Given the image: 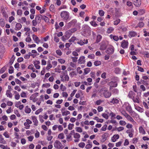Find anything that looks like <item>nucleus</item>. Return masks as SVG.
Here are the masks:
<instances>
[{"label": "nucleus", "instance_id": "8fccbe9b", "mask_svg": "<svg viewBox=\"0 0 149 149\" xmlns=\"http://www.w3.org/2000/svg\"><path fill=\"white\" fill-rule=\"evenodd\" d=\"M137 26L140 27H142L144 26V23L142 22H139Z\"/></svg>", "mask_w": 149, "mask_h": 149}, {"label": "nucleus", "instance_id": "9b49d317", "mask_svg": "<svg viewBox=\"0 0 149 149\" xmlns=\"http://www.w3.org/2000/svg\"><path fill=\"white\" fill-rule=\"evenodd\" d=\"M108 85L110 86H111L113 87H116L117 86V84L116 82L113 81H111L108 83Z\"/></svg>", "mask_w": 149, "mask_h": 149}, {"label": "nucleus", "instance_id": "6e6d98bb", "mask_svg": "<svg viewBox=\"0 0 149 149\" xmlns=\"http://www.w3.org/2000/svg\"><path fill=\"white\" fill-rule=\"evenodd\" d=\"M60 88L62 91H64L65 90L66 88L63 84H61L60 86Z\"/></svg>", "mask_w": 149, "mask_h": 149}, {"label": "nucleus", "instance_id": "f8f14e48", "mask_svg": "<svg viewBox=\"0 0 149 149\" xmlns=\"http://www.w3.org/2000/svg\"><path fill=\"white\" fill-rule=\"evenodd\" d=\"M78 61L79 63L81 64L84 63L85 62L84 56L80 57L78 60Z\"/></svg>", "mask_w": 149, "mask_h": 149}, {"label": "nucleus", "instance_id": "5701e85b", "mask_svg": "<svg viewBox=\"0 0 149 149\" xmlns=\"http://www.w3.org/2000/svg\"><path fill=\"white\" fill-rule=\"evenodd\" d=\"M136 33L134 31H131L130 32L129 36L130 37H134L136 36Z\"/></svg>", "mask_w": 149, "mask_h": 149}, {"label": "nucleus", "instance_id": "b1692460", "mask_svg": "<svg viewBox=\"0 0 149 149\" xmlns=\"http://www.w3.org/2000/svg\"><path fill=\"white\" fill-rule=\"evenodd\" d=\"M135 94V93L132 91H131L129 92L128 96L130 98H132Z\"/></svg>", "mask_w": 149, "mask_h": 149}, {"label": "nucleus", "instance_id": "7c9ffc66", "mask_svg": "<svg viewBox=\"0 0 149 149\" xmlns=\"http://www.w3.org/2000/svg\"><path fill=\"white\" fill-rule=\"evenodd\" d=\"M80 137V134L78 133H75L74 135V137L75 139H79Z\"/></svg>", "mask_w": 149, "mask_h": 149}, {"label": "nucleus", "instance_id": "473e14b6", "mask_svg": "<svg viewBox=\"0 0 149 149\" xmlns=\"http://www.w3.org/2000/svg\"><path fill=\"white\" fill-rule=\"evenodd\" d=\"M15 59V57L14 56V55H13L12 56V57H11V58L10 59V61L9 63V64H10V65H12Z\"/></svg>", "mask_w": 149, "mask_h": 149}, {"label": "nucleus", "instance_id": "3c124183", "mask_svg": "<svg viewBox=\"0 0 149 149\" xmlns=\"http://www.w3.org/2000/svg\"><path fill=\"white\" fill-rule=\"evenodd\" d=\"M109 136V134L108 133H105L102 136V138L106 139Z\"/></svg>", "mask_w": 149, "mask_h": 149}, {"label": "nucleus", "instance_id": "13d9d810", "mask_svg": "<svg viewBox=\"0 0 149 149\" xmlns=\"http://www.w3.org/2000/svg\"><path fill=\"white\" fill-rule=\"evenodd\" d=\"M112 92L113 93L115 94H118L119 92V91L117 89L115 88L113 90Z\"/></svg>", "mask_w": 149, "mask_h": 149}, {"label": "nucleus", "instance_id": "4d7b16f0", "mask_svg": "<svg viewBox=\"0 0 149 149\" xmlns=\"http://www.w3.org/2000/svg\"><path fill=\"white\" fill-rule=\"evenodd\" d=\"M75 40V37H72L68 41L69 42H73Z\"/></svg>", "mask_w": 149, "mask_h": 149}, {"label": "nucleus", "instance_id": "a19ab883", "mask_svg": "<svg viewBox=\"0 0 149 149\" xmlns=\"http://www.w3.org/2000/svg\"><path fill=\"white\" fill-rule=\"evenodd\" d=\"M13 72V68L12 66H10L9 69V73L10 74H12Z\"/></svg>", "mask_w": 149, "mask_h": 149}, {"label": "nucleus", "instance_id": "f704fd0d", "mask_svg": "<svg viewBox=\"0 0 149 149\" xmlns=\"http://www.w3.org/2000/svg\"><path fill=\"white\" fill-rule=\"evenodd\" d=\"M127 119L131 122H134L133 118L129 115L126 117Z\"/></svg>", "mask_w": 149, "mask_h": 149}, {"label": "nucleus", "instance_id": "9d476101", "mask_svg": "<svg viewBox=\"0 0 149 149\" xmlns=\"http://www.w3.org/2000/svg\"><path fill=\"white\" fill-rule=\"evenodd\" d=\"M103 94L105 98H108L111 96V93L107 91L104 92Z\"/></svg>", "mask_w": 149, "mask_h": 149}, {"label": "nucleus", "instance_id": "4468645a", "mask_svg": "<svg viewBox=\"0 0 149 149\" xmlns=\"http://www.w3.org/2000/svg\"><path fill=\"white\" fill-rule=\"evenodd\" d=\"M107 47V46L106 44L105 43H103V44H102L101 45L100 47V50H104L105 49H106Z\"/></svg>", "mask_w": 149, "mask_h": 149}, {"label": "nucleus", "instance_id": "c85d7f7f", "mask_svg": "<svg viewBox=\"0 0 149 149\" xmlns=\"http://www.w3.org/2000/svg\"><path fill=\"white\" fill-rule=\"evenodd\" d=\"M52 65L50 63V61H49V62L48 61L47 63V65L46 67V69L48 70L51 68L52 67Z\"/></svg>", "mask_w": 149, "mask_h": 149}, {"label": "nucleus", "instance_id": "2f4dec72", "mask_svg": "<svg viewBox=\"0 0 149 149\" xmlns=\"http://www.w3.org/2000/svg\"><path fill=\"white\" fill-rule=\"evenodd\" d=\"M95 119L96 120L97 122L102 123L103 122V120L102 119H99L97 117H95Z\"/></svg>", "mask_w": 149, "mask_h": 149}, {"label": "nucleus", "instance_id": "f3484780", "mask_svg": "<svg viewBox=\"0 0 149 149\" xmlns=\"http://www.w3.org/2000/svg\"><path fill=\"white\" fill-rule=\"evenodd\" d=\"M110 37L111 38H113V40L115 41H117L119 39V38L118 36H113L112 34L110 35Z\"/></svg>", "mask_w": 149, "mask_h": 149}, {"label": "nucleus", "instance_id": "c9c22d12", "mask_svg": "<svg viewBox=\"0 0 149 149\" xmlns=\"http://www.w3.org/2000/svg\"><path fill=\"white\" fill-rule=\"evenodd\" d=\"M101 64V62L100 61H95L94 63V65L96 66H98Z\"/></svg>", "mask_w": 149, "mask_h": 149}, {"label": "nucleus", "instance_id": "aec40b11", "mask_svg": "<svg viewBox=\"0 0 149 149\" xmlns=\"http://www.w3.org/2000/svg\"><path fill=\"white\" fill-rule=\"evenodd\" d=\"M77 22V20L75 19H73L70 22L68 23V25L71 26V25H74Z\"/></svg>", "mask_w": 149, "mask_h": 149}, {"label": "nucleus", "instance_id": "79ce46f5", "mask_svg": "<svg viewBox=\"0 0 149 149\" xmlns=\"http://www.w3.org/2000/svg\"><path fill=\"white\" fill-rule=\"evenodd\" d=\"M35 19L37 21V22H38V23H39L40 22L41 19L38 15H37L36 16Z\"/></svg>", "mask_w": 149, "mask_h": 149}, {"label": "nucleus", "instance_id": "09e8293b", "mask_svg": "<svg viewBox=\"0 0 149 149\" xmlns=\"http://www.w3.org/2000/svg\"><path fill=\"white\" fill-rule=\"evenodd\" d=\"M5 22L3 19H0V24L2 26H4L5 25Z\"/></svg>", "mask_w": 149, "mask_h": 149}, {"label": "nucleus", "instance_id": "5fc2aeb1", "mask_svg": "<svg viewBox=\"0 0 149 149\" xmlns=\"http://www.w3.org/2000/svg\"><path fill=\"white\" fill-rule=\"evenodd\" d=\"M74 126L73 124H69L68 126V128L69 130H71L72 128V127Z\"/></svg>", "mask_w": 149, "mask_h": 149}, {"label": "nucleus", "instance_id": "680f3d73", "mask_svg": "<svg viewBox=\"0 0 149 149\" xmlns=\"http://www.w3.org/2000/svg\"><path fill=\"white\" fill-rule=\"evenodd\" d=\"M27 138L28 139V140L29 141H31L34 138V137L33 136H31L27 137Z\"/></svg>", "mask_w": 149, "mask_h": 149}, {"label": "nucleus", "instance_id": "f257e3e1", "mask_svg": "<svg viewBox=\"0 0 149 149\" xmlns=\"http://www.w3.org/2000/svg\"><path fill=\"white\" fill-rule=\"evenodd\" d=\"M60 16L63 20L65 22H67L70 18V13L67 11L61 12L60 13Z\"/></svg>", "mask_w": 149, "mask_h": 149}, {"label": "nucleus", "instance_id": "0eeeda50", "mask_svg": "<svg viewBox=\"0 0 149 149\" xmlns=\"http://www.w3.org/2000/svg\"><path fill=\"white\" fill-rule=\"evenodd\" d=\"M134 4L136 7H139L141 5V3L140 1L139 0H134Z\"/></svg>", "mask_w": 149, "mask_h": 149}, {"label": "nucleus", "instance_id": "a18cd8bd", "mask_svg": "<svg viewBox=\"0 0 149 149\" xmlns=\"http://www.w3.org/2000/svg\"><path fill=\"white\" fill-rule=\"evenodd\" d=\"M139 98L138 97H133V101L134 102H137L138 103L139 102Z\"/></svg>", "mask_w": 149, "mask_h": 149}, {"label": "nucleus", "instance_id": "c03bdc74", "mask_svg": "<svg viewBox=\"0 0 149 149\" xmlns=\"http://www.w3.org/2000/svg\"><path fill=\"white\" fill-rule=\"evenodd\" d=\"M99 15L101 16H103L104 15V12L102 10H100L99 11Z\"/></svg>", "mask_w": 149, "mask_h": 149}, {"label": "nucleus", "instance_id": "bf43d9fd", "mask_svg": "<svg viewBox=\"0 0 149 149\" xmlns=\"http://www.w3.org/2000/svg\"><path fill=\"white\" fill-rule=\"evenodd\" d=\"M85 143H84L81 142L79 144V146L81 148H83L85 146Z\"/></svg>", "mask_w": 149, "mask_h": 149}, {"label": "nucleus", "instance_id": "a211bd4d", "mask_svg": "<svg viewBox=\"0 0 149 149\" xmlns=\"http://www.w3.org/2000/svg\"><path fill=\"white\" fill-rule=\"evenodd\" d=\"M119 100L117 99L116 98H113L111 101H110V103L112 104H117L118 103Z\"/></svg>", "mask_w": 149, "mask_h": 149}, {"label": "nucleus", "instance_id": "39448f33", "mask_svg": "<svg viewBox=\"0 0 149 149\" xmlns=\"http://www.w3.org/2000/svg\"><path fill=\"white\" fill-rule=\"evenodd\" d=\"M128 42L125 40H123L121 43V46L123 48H127L128 47Z\"/></svg>", "mask_w": 149, "mask_h": 149}, {"label": "nucleus", "instance_id": "2eb2a0df", "mask_svg": "<svg viewBox=\"0 0 149 149\" xmlns=\"http://www.w3.org/2000/svg\"><path fill=\"white\" fill-rule=\"evenodd\" d=\"M102 38V36L99 34L97 36V38L96 40L95 43H98L101 40Z\"/></svg>", "mask_w": 149, "mask_h": 149}, {"label": "nucleus", "instance_id": "49530a36", "mask_svg": "<svg viewBox=\"0 0 149 149\" xmlns=\"http://www.w3.org/2000/svg\"><path fill=\"white\" fill-rule=\"evenodd\" d=\"M90 23L92 26L94 27H96L97 25V24L94 21L90 22Z\"/></svg>", "mask_w": 149, "mask_h": 149}, {"label": "nucleus", "instance_id": "bb28decb", "mask_svg": "<svg viewBox=\"0 0 149 149\" xmlns=\"http://www.w3.org/2000/svg\"><path fill=\"white\" fill-rule=\"evenodd\" d=\"M49 10L51 11L54 12L55 11L54 6L53 4H51L49 7Z\"/></svg>", "mask_w": 149, "mask_h": 149}, {"label": "nucleus", "instance_id": "338daca9", "mask_svg": "<svg viewBox=\"0 0 149 149\" xmlns=\"http://www.w3.org/2000/svg\"><path fill=\"white\" fill-rule=\"evenodd\" d=\"M77 43L81 45H83L84 44V42L82 40H80Z\"/></svg>", "mask_w": 149, "mask_h": 149}, {"label": "nucleus", "instance_id": "ea45409f", "mask_svg": "<svg viewBox=\"0 0 149 149\" xmlns=\"http://www.w3.org/2000/svg\"><path fill=\"white\" fill-rule=\"evenodd\" d=\"M75 129L76 131L79 132H82V130L81 128L79 127H77Z\"/></svg>", "mask_w": 149, "mask_h": 149}, {"label": "nucleus", "instance_id": "cd10ccee", "mask_svg": "<svg viewBox=\"0 0 149 149\" xmlns=\"http://www.w3.org/2000/svg\"><path fill=\"white\" fill-rule=\"evenodd\" d=\"M62 115L63 116H67L70 114V112L69 111H62Z\"/></svg>", "mask_w": 149, "mask_h": 149}, {"label": "nucleus", "instance_id": "de8ad7c7", "mask_svg": "<svg viewBox=\"0 0 149 149\" xmlns=\"http://www.w3.org/2000/svg\"><path fill=\"white\" fill-rule=\"evenodd\" d=\"M6 69V68L5 67H3L0 70V73L1 74L3 73Z\"/></svg>", "mask_w": 149, "mask_h": 149}, {"label": "nucleus", "instance_id": "c756f323", "mask_svg": "<svg viewBox=\"0 0 149 149\" xmlns=\"http://www.w3.org/2000/svg\"><path fill=\"white\" fill-rule=\"evenodd\" d=\"M138 14L140 15H142L145 13V10L144 9H140L138 10Z\"/></svg>", "mask_w": 149, "mask_h": 149}, {"label": "nucleus", "instance_id": "4be33fe9", "mask_svg": "<svg viewBox=\"0 0 149 149\" xmlns=\"http://www.w3.org/2000/svg\"><path fill=\"white\" fill-rule=\"evenodd\" d=\"M139 132L142 133L143 134H145L146 133V132L142 126H140L139 127Z\"/></svg>", "mask_w": 149, "mask_h": 149}, {"label": "nucleus", "instance_id": "052dcab7", "mask_svg": "<svg viewBox=\"0 0 149 149\" xmlns=\"http://www.w3.org/2000/svg\"><path fill=\"white\" fill-rule=\"evenodd\" d=\"M119 123L122 125H125L126 124L125 121L123 120H120L119 122Z\"/></svg>", "mask_w": 149, "mask_h": 149}, {"label": "nucleus", "instance_id": "423d86ee", "mask_svg": "<svg viewBox=\"0 0 149 149\" xmlns=\"http://www.w3.org/2000/svg\"><path fill=\"white\" fill-rule=\"evenodd\" d=\"M33 40L35 41V42L38 44H39L40 40L36 36L33 34L32 36Z\"/></svg>", "mask_w": 149, "mask_h": 149}, {"label": "nucleus", "instance_id": "e433bc0d", "mask_svg": "<svg viewBox=\"0 0 149 149\" xmlns=\"http://www.w3.org/2000/svg\"><path fill=\"white\" fill-rule=\"evenodd\" d=\"M121 113L122 115L124 116L126 118L129 115L125 111H122Z\"/></svg>", "mask_w": 149, "mask_h": 149}, {"label": "nucleus", "instance_id": "20e7f679", "mask_svg": "<svg viewBox=\"0 0 149 149\" xmlns=\"http://www.w3.org/2000/svg\"><path fill=\"white\" fill-rule=\"evenodd\" d=\"M114 51V48L113 46L109 47L106 51V53L109 54H112Z\"/></svg>", "mask_w": 149, "mask_h": 149}, {"label": "nucleus", "instance_id": "1a4fd4ad", "mask_svg": "<svg viewBox=\"0 0 149 149\" xmlns=\"http://www.w3.org/2000/svg\"><path fill=\"white\" fill-rule=\"evenodd\" d=\"M119 138V136L118 134L114 135L111 138V140L113 142H115Z\"/></svg>", "mask_w": 149, "mask_h": 149}, {"label": "nucleus", "instance_id": "58836bf2", "mask_svg": "<svg viewBox=\"0 0 149 149\" xmlns=\"http://www.w3.org/2000/svg\"><path fill=\"white\" fill-rule=\"evenodd\" d=\"M24 125L25 126L24 128L25 129H29V127H30V125H29V124L28 123H27L26 122H25L24 123Z\"/></svg>", "mask_w": 149, "mask_h": 149}, {"label": "nucleus", "instance_id": "69168bd1", "mask_svg": "<svg viewBox=\"0 0 149 149\" xmlns=\"http://www.w3.org/2000/svg\"><path fill=\"white\" fill-rule=\"evenodd\" d=\"M56 54L59 56H61L62 54V53L61 52V51L60 49L57 50L56 51Z\"/></svg>", "mask_w": 149, "mask_h": 149}, {"label": "nucleus", "instance_id": "7ed1b4c3", "mask_svg": "<svg viewBox=\"0 0 149 149\" xmlns=\"http://www.w3.org/2000/svg\"><path fill=\"white\" fill-rule=\"evenodd\" d=\"M86 29H84V33L85 34V36H89L91 35V30L90 28L88 26L86 25Z\"/></svg>", "mask_w": 149, "mask_h": 149}, {"label": "nucleus", "instance_id": "393cba45", "mask_svg": "<svg viewBox=\"0 0 149 149\" xmlns=\"http://www.w3.org/2000/svg\"><path fill=\"white\" fill-rule=\"evenodd\" d=\"M90 71V69L89 68H86L84 69V75L88 74Z\"/></svg>", "mask_w": 149, "mask_h": 149}, {"label": "nucleus", "instance_id": "f03ea898", "mask_svg": "<svg viewBox=\"0 0 149 149\" xmlns=\"http://www.w3.org/2000/svg\"><path fill=\"white\" fill-rule=\"evenodd\" d=\"M54 146L56 148L62 149L63 148V146L61 143L58 140H56L54 144Z\"/></svg>", "mask_w": 149, "mask_h": 149}, {"label": "nucleus", "instance_id": "864d4df0", "mask_svg": "<svg viewBox=\"0 0 149 149\" xmlns=\"http://www.w3.org/2000/svg\"><path fill=\"white\" fill-rule=\"evenodd\" d=\"M32 25L34 26H35L37 25L38 22L35 19L33 20L32 21Z\"/></svg>", "mask_w": 149, "mask_h": 149}, {"label": "nucleus", "instance_id": "6ab92c4d", "mask_svg": "<svg viewBox=\"0 0 149 149\" xmlns=\"http://www.w3.org/2000/svg\"><path fill=\"white\" fill-rule=\"evenodd\" d=\"M31 109L28 106H26L25 109V111L26 113H30L31 111Z\"/></svg>", "mask_w": 149, "mask_h": 149}, {"label": "nucleus", "instance_id": "412c9836", "mask_svg": "<svg viewBox=\"0 0 149 149\" xmlns=\"http://www.w3.org/2000/svg\"><path fill=\"white\" fill-rule=\"evenodd\" d=\"M6 95L7 97H9L10 98H11L13 96L12 93L10 92V91L8 90L7 91Z\"/></svg>", "mask_w": 149, "mask_h": 149}, {"label": "nucleus", "instance_id": "a878e982", "mask_svg": "<svg viewBox=\"0 0 149 149\" xmlns=\"http://www.w3.org/2000/svg\"><path fill=\"white\" fill-rule=\"evenodd\" d=\"M126 110L129 112L130 113H131L132 111V109L131 107V106L128 105L126 107Z\"/></svg>", "mask_w": 149, "mask_h": 149}, {"label": "nucleus", "instance_id": "e2e57ef3", "mask_svg": "<svg viewBox=\"0 0 149 149\" xmlns=\"http://www.w3.org/2000/svg\"><path fill=\"white\" fill-rule=\"evenodd\" d=\"M0 143L3 144H6V142L5 140H4L3 138L2 137L0 139Z\"/></svg>", "mask_w": 149, "mask_h": 149}, {"label": "nucleus", "instance_id": "72a5a7b5", "mask_svg": "<svg viewBox=\"0 0 149 149\" xmlns=\"http://www.w3.org/2000/svg\"><path fill=\"white\" fill-rule=\"evenodd\" d=\"M0 147L3 149H10V148L8 147L7 146H4L3 144L0 145Z\"/></svg>", "mask_w": 149, "mask_h": 149}, {"label": "nucleus", "instance_id": "dca6fc26", "mask_svg": "<svg viewBox=\"0 0 149 149\" xmlns=\"http://www.w3.org/2000/svg\"><path fill=\"white\" fill-rule=\"evenodd\" d=\"M22 27L21 24L19 23H17L16 25L15 29L18 31Z\"/></svg>", "mask_w": 149, "mask_h": 149}, {"label": "nucleus", "instance_id": "603ef678", "mask_svg": "<svg viewBox=\"0 0 149 149\" xmlns=\"http://www.w3.org/2000/svg\"><path fill=\"white\" fill-rule=\"evenodd\" d=\"M92 144H87L85 148L86 149H89L92 148Z\"/></svg>", "mask_w": 149, "mask_h": 149}, {"label": "nucleus", "instance_id": "774afa93", "mask_svg": "<svg viewBox=\"0 0 149 149\" xmlns=\"http://www.w3.org/2000/svg\"><path fill=\"white\" fill-rule=\"evenodd\" d=\"M102 102V100H99L96 101L95 102V104L97 105H99Z\"/></svg>", "mask_w": 149, "mask_h": 149}, {"label": "nucleus", "instance_id": "6e6552de", "mask_svg": "<svg viewBox=\"0 0 149 149\" xmlns=\"http://www.w3.org/2000/svg\"><path fill=\"white\" fill-rule=\"evenodd\" d=\"M31 117L34 123V125L35 126H37L38 121L36 117L35 116H32Z\"/></svg>", "mask_w": 149, "mask_h": 149}, {"label": "nucleus", "instance_id": "4c0bfd02", "mask_svg": "<svg viewBox=\"0 0 149 149\" xmlns=\"http://www.w3.org/2000/svg\"><path fill=\"white\" fill-rule=\"evenodd\" d=\"M58 138L60 139H62L64 138V134L63 133H61L58 135Z\"/></svg>", "mask_w": 149, "mask_h": 149}, {"label": "nucleus", "instance_id": "37998d69", "mask_svg": "<svg viewBox=\"0 0 149 149\" xmlns=\"http://www.w3.org/2000/svg\"><path fill=\"white\" fill-rule=\"evenodd\" d=\"M120 19H118L114 22V24L115 25H118L120 22Z\"/></svg>", "mask_w": 149, "mask_h": 149}, {"label": "nucleus", "instance_id": "ddd939ff", "mask_svg": "<svg viewBox=\"0 0 149 149\" xmlns=\"http://www.w3.org/2000/svg\"><path fill=\"white\" fill-rule=\"evenodd\" d=\"M141 82H139V83L140 84H143V85H145L146 86L148 87V86L149 85V84L148 82L147 81H145L143 80H140Z\"/></svg>", "mask_w": 149, "mask_h": 149}, {"label": "nucleus", "instance_id": "0e129e2a", "mask_svg": "<svg viewBox=\"0 0 149 149\" xmlns=\"http://www.w3.org/2000/svg\"><path fill=\"white\" fill-rule=\"evenodd\" d=\"M88 57L89 58L91 59H94L95 57V55L93 54H92L90 55H89L88 56Z\"/></svg>", "mask_w": 149, "mask_h": 149}]
</instances>
